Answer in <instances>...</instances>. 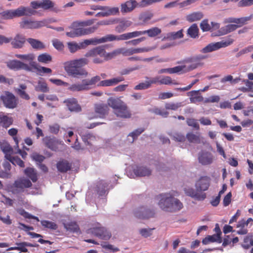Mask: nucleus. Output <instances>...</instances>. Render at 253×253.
<instances>
[{"instance_id":"obj_1","label":"nucleus","mask_w":253,"mask_h":253,"mask_svg":"<svg viewBox=\"0 0 253 253\" xmlns=\"http://www.w3.org/2000/svg\"><path fill=\"white\" fill-rule=\"evenodd\" d=\"M119 55L118 49L107 53L102 46L94 47L84 55L86 58H81L67 61L64 63V69L68 76L76 78L86 77L88 72L83 67L88 64L86 58H92V62L95 64L102 63L104 60L111 59Z\"/></svg>"},{"instance_id":"obj_2","label":"nucleus","mask_w":253,"mask_h":253,"mask_svg":"<svg viewBox=\"0 0 253 253\" xmlns=\"http://www.w3.org/2000/svg\"><path fill=\"white\" fill-rule=\"evenodd\" d=\"M70 28L72 30L70 32H66V35L67 37L71 38L91 34L93 33L98 29V27L96 26L84 28L80 25L79 21L73 22Z\"/></svg>"},{"instance_id":"obj_3","label":"nucleus","mask_w":253,"mask_h":253,"mask_svg":"<svg viewBox=\"0 0 253 253\" xmlns=\"http://www.w3.org/2000/svg\"><path fill=\"white\" fill-rule=\"evenodd\" d=\"M161 32V29L159 28L153 27L147 30L142 31H134L120 35V39H121V41H125L144 35L145 34H147L148 37L150 38H153L160 35Z\"/></svg>"},{"instance_id":"obj_4","label":"nucleus","mask_w":253,"mask_h":253,"mask_svg":"<svg viewBox=\"0 0 253 253\" xmlns=\"http://www.w3.org/2000/svg\"><path fill=\"white\" fill-rule=\"evenodd\" d=\"M120 36H115L112 34L107 35L105 37L101 38H92L90 39L85 40L83 42H80L81 45H83L82 49H84L87 45L92 44L96 45L97 44L104 43L107 42H111L113 41H121Z\"/></svg>"},{"instance_id":"obj_5","label":"nucleus","mask_w":253,"mask_h":253,"mask_svg":"<svg viewBox=\"0 0 253 253\" xmlns=\"http://www.w3.org/2000/svg\"><path fill=\"white\" fill-rule=\"evenodd\" d=\"M233 42V39L228 38L225 41L222 40L219 42L214 43L212 42L206 46L202 48L201 52L203 53L211 52L217 50L220 48L227 47L232 44Z\"/></svg>"},{"instance_id":"obj_6","label":"nucleus","mask_w":253,"mask_h":253,"mask_svg":"<svg viewBox=\"0 0 253 253\" xmlns=\"http://www.w3.org/2000/svg\"><path fill=\"white\" fill-rule=\"evenodd\" d=\"M48 22L44 19L41 21H35L28 18H23L19 23L20 28L23 29H38L46 26Z\"/></svg>"},{"instance_id":"obj_7","label":"nucleus","mask_w":253,"mask_h":253,"mask_svg":"<svg viewBox=\"0 0 253 253\" xmlns=\"http://www.w3.org/2000/svg\"><path fill=\"white\" fill-rule=\"evenodd\" d=\"M4 106L9 109H14L17 106L18 100L15 95L9 91H5L0 96Z\"/></svg>"},{"instance_id":"obj_8","label":"nucleus","mask_w":253,"mask_h":253,"mask_svg":"<svg viewBox=\"0 0 253 253\" xmlns=\"http://www.w3.org/2000/svg\"><path fill=\"white\" fill-rule=\"evenodd\" d=\"M87 233H91L103 240H108L111 237V233L105 227L98 226L87 230Z\"/></svg>"},{"instance_id":"obj_9","label":"nucleus","mask_w":253,"mask_h":253,"mask_svg":"<svg viewBox=\"0 0 253 253\" xmlns=\"http://www.w3.org/2000/svg\"><path fill=\"white\" fill-rule=\"evenodd\" d=\"M155 214V212L153 209L145 206L140 207L134 211V216L140 219H148L154 217Z\"/></svg>"},{"instance_id":"obj_10","label":"nucleus","mask_w":253,"mask_h":253,"mask_svg":"<svg viewBox=\"0 0 253 253\" xmlns=\"http://www.w3.org/2000/svg\"><path fill=\"white\" fill-rule=\"evenodd\" d=\"M206 58V56L202 55H195L194 56L190 57L185 59L182 63H190V65L188 67V71L193 70L195 69L199 66L203 65L202 61Z\"/></svg>"},{"instance_id":"obj_11","label":"nucleus","mask_w":253,"mask_h":253,"mask_svg":"<svg viewBox=\"0 0 253 253\" xmlns=\"http://www.w3.org/2000/svg\"><path fill=\"white\" fill-rule=\"evenodd\" d=\"M94 111L97 114L96 117L88 116L89 119H92L95 118L99 117L104 118L109 113V108L106 104L98 103L94 105Z\"/></svg>"},{"instance_id":"obj_12","label":"nucleus","mask_w":253,"mask_h":253,"mask_svg":"<svg viewBox=\"0 0 253 253\" xmlns=\"http://www.w3.org/2000/svg\"><path fill=\"white\" fill-rule=\"evenodd\" d=\"M7 66L10 69L14 70H24L26 71H31V68L27 64L17 60H12L6 62Z\"/></svg>"},{"instance_id":"obj_13","label":"nucleus","mask_w":253,"mask_h":253,"mask_svg":"<svg viewBox=\"0 0 253 253\" xmlns=\"http://www.w3.org/2000/svg\"><path fill=\"white\" fill-rule=\"evenodd\" d=\"M211 184V178L208 176H201L195 183L196 190L200 192L208 190Z\"/></svg>"},{"instance_id":"obj_14","label":"nucleus","mask_w":253,"mask_h":253,"mask_svg":"<svg viewBox=\"0 0 253 253\" xmlns=\"http://www.w3.org/2000/svg\"><path fill=\"white\" fill-rule=\"evenodd\" d=\"M214 157L210 152L206 151H202L199 153L198 161L202 165H210L213 161Z\"/></svg>"},{"instance_id":"obj_15","label":"nucleus","mask_w":253,"mask_h":253,"mask_svg":"<svg viewBox=\"0 0 253 253\" xmlns=\"http://www.w3.org/2000/svg\"><path fill=\"white\" fill-rule=\"evenodd\" d=\"M252 15L247 17H242L237 18L234 17H228L224 20L225 23H235L237 28H240L247 24L248 22L251 20Z\"/></svg>"},{"instance_id":"obj_16","label":"nucleus","mask_w":253,"mask_h":253,"mask_svg":"<svg viewBox=\"0 0 253 253\" xmlns=\"http://www.w3.org/2000/svg\"><path fill=\"white\" fill-rule=\"evenodd\" d=\"M136 7H139V5L136 0H128L121 3V11L122 13H129Z\"/></svg>"},{"instance_id":"obj_17","label":"nucleus","mask_w":253,"mask_h":253,"mask_svg":"<svg viewBox=\"0 0 253 253\" xmlns=\"http://www.w3.org/2000/svg\"><path fill=\"white\" fill-rule=\"evenodd\" d=\"M114 113L117 117L122 118L128 119L131 116V114L125 102L115 110Z\"/></svg>"},{"instance_id":"obj_18","label":"nucleus","mask_w":253,"mask_h":253,"mask_svg":"<svg viewBox=\"0 0 253 253\" xmlns=\"http://www.w3.org/2000/svg\"><path fill=\"white\" fill-rule=\"evenodd\" d=\"M42 142L46 147L52 151H56L58 148L59 142L55 137L46 136L42 138Z\"/></svg>"},{"instance_id":"obj_19","label":"nucleus","mask_w":253,"mask_h":253,"mask_svg":"<svg viewBox=\"0 0 253 253\" xmlns=\"http://www.w3.org/2000/svg\"><path fill=\"white\" fill-rule=\"evenodd\" d=\"M162 207L167 211L174 212L180 210L183 208V204L178 199L172 196V202H171V205L167 206L163 205Z\"/></svg>"},{"instance_id":"obj_20","label":"nucleus","mask_w":253,"mask_h":253,"mask_svg":"<svg viewBox=\"0 0 253 253\" xmlns=\"http://www.w3.org/2000/svg\"><path fill=\"white\" fill-rule=\"evenodd\" d=\"M95 14V17H108L111 15H118L120 13L119 8L118 7H110L108 6V9L105 10H101Z\"/></svg>"},{"instance_id":"obj_21","label":"nucleus","mask_w":253,"mask_h":253,"mask_svg":"<svg viewBox=\"0 0 253 253\" xmlns=\"http://www.w3.org/2000/svg\"><path fill=\"white\" fill-rule=\"evenodd\" d=\"M15 17L23 16H31L34 15L35 11L29 7L20 6L13 10Z\"/></svg>"},{"instance_id":"obj_22","label":"nucleus","mask_w":253,"mask_h":253,"mask_svg":"<svg viewBox=\"0 0 253 253\" xmlns=\"http://www.w3.org/2000/svg\"><path fill=\"white\" fill-rule=\"evenodd\" d=\"M32 184L30 180L21 178L15 181L13 186L19 189L20 191H23L24 188H30L32 186Z\"/></svg>"},{"instance_id":"obj_23","label":"nucleus","mask_w":253,"mask_h":253,"mask_svg":"<svg viewBox=\"0 0 253 253\" xmlns=\"http://www.w3.org/2000/svg\"><path fill=\"white\" fill-rule=\"evenodd\" d=\"M185 194L198 201H203L206 198V194L205 193L196 191L193 188H185L184 189Z\"/></svg>"},{"instance_id":"obj_24","label":"nucleus","mask_w":253,"mask_h":253,"mask_svg":"<svg viewBox=\"0 0 253 253\" xmlns=\"http://www.w3.org/2000/svg\"><path fill=\"white\" fill-rule=\"evenodd\" d=\"M26 41L24 35L17 34L13 40L11 39V44L15 48H21L23 46Z\"/></svg>"},{"instance_id":"obj_25","label":"nucleus","mask_w":253,"mask_h":253,"mask_svg":"<svg viewBox=\"0 0 253 253\" xmlns=\"http://www.w3.org/2000/svg\"><path fill=\"white\" fill-rule=\"evenodd\" d=\"M125 79L123 77H118L109 80H105L100 81L97 84L98 86H114L119 83L124 81Z\"/></svg>"},{"instance_id":"obj_26","label":"nucleus","mask_w":253,"mask_h":253,"mask_svg":"<svg viewBox=\"0 0 253 253\" xmlns=\"http://www.w3.org/2000/svg\"><path fill=\"white\" fill-rule=\"evenodd\" d=\"M158 197L160 199V201L159 202L160 207L163 210L166 211V210L163 208L162 205H164V206H167L170 204L171 205V202H172V195L169 193H165L160 194Z\"/></svg>"},{"instance_id":"obj_27","label":"nucleus","mask_w":253,"mask_h":253,"mask_svg":"<svg viewBox=\"0 0 253 253\" xmlns=\"http://www.w3.org/2000/svg\"><path fill=\"white\" fill-rule=\"evenodd\" d=\"M235 24H228L220 28L215 34H212L214 36H220L226 35L233 32L237 29Z\"/></svg>"},{"instance_id":"obj_28","label":"nucleus","mask_w":253,"mask_h":253,"mask_svg":"<svg viewBox=\"0 0 253 253\" xmlns=\"http://www.w3.org/2000/svg\"><path fill=\"white\" fill-rule=\"evenodd\" d=\"M151 170L146 167L136 166L133 169V172L137 176L143 177L149 176L151 174Z\"/></svg>"},{"instance_id":"obj_29","label":"nucleus","mask_w":253,"mask_h":253,"mask_svg":"<svg viewBox=\"0 0 253 253\" xmlns=\"http://www.w3.org/2000/svg\"><path fill=\"white\" fill-rule=\"evenodd\" d=\"M64 103H66L69 110L71 111L80 112L81 111V107L75 98L67 99L64 101Z\"/></svg>"},{"instance_id":"obj_30","label":"nucleus","mask_w":253,"mask_h":253,"mask_svg":"<svg viewBox=\"0 0 253 253\" xmlns=\"http://www.w3.org/2000/svg\"><path fill=\"white\" fill-rule=\"evenodd\" d=\"M56 167L59 171L64 173L71 169L72 164L67 160H62L57 163Z\"/></svg>"},{"instance_id":"obj_31","label":"nucleus","mask_w":253,"mask_h":253,"mask_svg":"<svg viewBox=\"0 0 253 253\" xmlns=\"http://www.w3.org/2000/svg\"><path fill=\"white\" fill-rule=\"evenodd\" d=\"M108 184L103 180L98 181L96 185V190L100 196L105 194L108 190Z\"/></svg>"},{"instance_id":"obj_32","label":"nucleus","mask_w":253,"mask_h":253,"mask_svg":"<svg viewBox=\"0 0 253 253\" xmlns=\"http://www.w3.org/2000/svg\"><path fill=\"white\" fill-rule=\"evenodd\" d=\"M124 102L118 98L110 97L107 100V105L111 107L114 111L118 109Z\"/></svg>"},{"instance_id":"obj_33","label":"nucleus","mask_w":253,"mask_h":253,"mask_svg":"<svg viewBox=\"0 0 253 253\" xmlns=\"http://www.w3.org/2000/svg\"><path fill=\"white\" fill-rule=\"evenodd\" d=\"M16 244L18 246L17 247H12L8 248L6 251H12V250H18L19 251L27 253L28 252V249L25 247L26 246L33 247V246L30 244H28L26 242L22 243H16Z\"/></svg>"},{"instance_id":"obj_34","label":"nucleus","mask_w":253,"mask_h":253,"mask_svg":"<svg viewBox=\"0 0 253 253\" xmlns=\"http://www.w3.org/2000/svg\"><path fill=\"white\" fill-rule=\"evenodd\" d=\"M68 89L73 92L87 90V88L86 87L85 83H84L83 80H82V84L77 83L72 84L68 87Z\"/></svg>"},{"instance_id":"obj_35","label":"nucleus","mask_w":253,"mask_h":253,"mask_svg":"<svg viewBox=\"0 0 253 253\" xmlns=\"http://www.w3.org/2000/svg\"><path fill=\"white\" fill-rule=\"evenodd\" d=\"M217 242L219 243L222 242V239L221 236L218 235L213 234L212 235H208L203 240V243L204 244H208L210 243Z\"/></svg>"},{"instance_id":"obj_36","label":"nucleus","mask_w":253,"mask_h":253,"mask_svg":"<svg viewBox=\"0 0 253 253\" xmlns=\"http://www.w3.org/2000/svg\"><path fill=\"white\" fill-rule=\"evenodd\" d=\"M27 41L34 49L41 50L44 48L45 47L44 44L42 42L38 40L29 38Z\"/></svg>"},{"instance_id":"obj_37","label":"nucleus","mask_w":253,"mask_h":253,"mask_svg":"<svg viewBox=\"0 0 253 253\" xmlns=\"http://www.w3.org/2000/svg\"><path fill=\"white\" fill-rule=\"evenodd\" d=\"M187 35L191 38L195 39L199 37V28L196 24H193L187 30Z\"/></svg>"},{"instance_id":"obj_38","label":"nucleus","mask_w":253,"mask_h":253,"mask_svg":"<svg viewBox=\"0 0 253 253\" xmlns=\"http://www.w3.org/2000/svg\"><path fill=\"white\" fill-rule=\"evenodd\" d=\"M35 90L44 93L48 92L49 90L46 83L43 80H39L37 85L35 86Z\"/></svg>"},{"instance_id":"obj_39","label":"nucleus","mask_w":253,"mask_h":253,"mask_svg":"<svg viewBox=\"0 0 253 253\" xmlns=\"http://www.w3.org/2000/svg\"><path fill=\"white\" fill-rule=\"evenodd\" d=\"M0 146L1 150L5 154V158L6 159L7 155H11L10 154L13 153V148L7 142L4 141L1 142Z\"/></svg>"},{"instance_id":"obj_40","label":"nucleus","mask_w":253,"mask_h":253,"mask_svg":"<svg viewBox=\"0 0 253 253\" xmlns=\"http://www.w3.org/2000/svg\"><path fill=\"white\" fill-rule=\"evenodd\" d=\"M13 123L12 118L3 114H0V124L5 127H8Z\"/></svg>"},{"instance_id":"obj_41","label":"nucleus","mask_w":253,"mask_h":253,"mask_svg":"<svg viewBox=\"0 0 253 253\" xmlns=\"http://www.w3.org/2000/svg\"><path fill=\"white\" fill-rule=\"evenodd\" d=\"M6 159L14 165H18L21 168L25 167L24 162L18 157H12L11 155H7Z\"/></svg>"},{"instance_id":"obj_42","label":"nucleus","mask_w":253,"mask_h":253,"mask_svg":"<svg viewBox=\"0 0 253 253\" xmlns=\"http://www.w3.org/2000/svg\"><path fill=\"white\" fill-rule=\"evenodd\" d=\"M203 17V14L201 12H195L186 16V20L190 22H192L196 21H198L201 19Z\"/></svg>"},{"instance_id":"obj_43","label":"nucleus","mask_w":253,"mask_h":253,"mask_svg":"<svg viewBox=\"0 0 253 253\" xmlns=\"http://www.w3.org/2000/svg\"><path fill=\"white\" fill-rule=\"evenodd\" d=\"M191 97L190 100L191 103H196L197 102H202L204 100L203 97L199 94L198 91L193 90L190 92Z\"/></svg>"},{"instance_id":"obj_44","label":"nucleus","mask_w":253,"mask_h":253,"mask_svg":"<svg viewBox=\"0 0 253 253\" xmlns=\"http://www.w3.org/2000/svg\"><path fill=\"white\" fill-rule=\"evenodd\" d=\"M25 174L30 178L33 182L37 181L38 179L37 172L34 169L31 168H27L25 170Z\"/></svg>"},{"instance_id":"obj_45","label":"nucleus","mask_w":253,"mask_h":253,"mask_svg":"<svg viewBox=\"0 0 253 253\" xmlns=\"http://www.w3.org/2000/svg\"><path fill=\"white\" fill-rule=\"evenodd\" d=\"M132 24V22L128 20L121 21L119 25L116 26L115 29L118 33H121L124 31L127 27H129Z\"/></svg>"},{"instance_id":"obj_46","label":"nucleus","mask_w":253,"mask_h":253,"mask_svg":"<svg viewBox=\"0 0 253 253\" xmlns=\"http://www.w3.org/2000/svg\"><path fill=\"white\" fill-rule=\"evenodd\" d=\"M26 88V85L25 84H21L19 85V88L16 89V92L21 98L26 100H29L30 99V97L29 95L25 91V90Z\"/></svg>"},{"instance_id":"obj_47","label":"nucleus","mask_w":253,"mask_h":253,"mask_svg":"<svg viewBox=\"0 0 253 253\" xmlns=\"http://www.w3.org/2000/svg\"><path fill=\"white\" fill-rule=\"evenodd\" d=\"M101 78L99 76H96L91 78L89 80L84 79L83 80L84 83H85V86L87 88V90L90 88V86L95 85L97 82L100 81Z\"/></svg>"},{"instance_id":"obj_48","label":"nucleus","mask_w":253,"mask_h":253,"mask_svg":"<svg viewBox=\"0 0 253 253\" xmlns=\"http://www.w3.org/2000/svg\"><path fill=\"white\" fill-rule=\"evenodd\" d=\"M15 56L23 61L29 62L30 65L33 62V61L35 59V56L33 53H29L27 54H16Z\"/></svg>"},{"instance_id":"obj_49","label":"nucleus","mask_w":253,"mask_h":253,"mask_svg":"<svg viewBox=\"0 0 253 253\" xmlns=\"http://www.w3.org/2000/svg\"><path fill=\"white\" fill-rule=\"evenodd\" d=\"M183 30L181 29L177 32L169 33L167 34V38L171 40L182 38L183 37Z\"/></svg>"},{"instance_id":"obj_50","label":"nucleus","mask_w":253,"mask_h":253,"mask_svg":"<svg viewBox=\"0 0 253 253\" xmlns=\"http://www.w3.org/2000/svg\"><path fill=\"white\" fill-rule=\"evenodd\" d=\"M65 228L71 232L78 233L80 232L79 225L76 222H70L65 224Z\"/></svg>"},{"instance_id":"obj_51","label":"nucleus","mask_w":253,"mask_h":253,"mask_svg":"<svg viewBox=\"0 0 253 253\" xmlns=\"http://www.w3.org/2000/svg\"><path fill=\"white\" fill-rule=\"evenodd\" d=\"M38 61L41 63L47 64L52 61V57L46 53H42L38 56Z\"/></svg>"},{"instance_id":"obj_52","label":"nucleus","mask_w":253,"mask_h":253,"mask_svg":"<svg viewBox=\"0 0 253 253\" xmlns=\"http://www.w3.org/2000/svg\"><path fill=\"white\" fill-rule=\"evenodd\" d=\"M67 45L70 52L71 53H75L83 47V45H81L80 43H78L75 42H68Z\"/></svg>"},{"instance_id":"obj_53","label":"nucleus","mask_w":253,"mask_h":253,"mask_svg":"<svg viewBox=\"0 0 253 253\" xmlns=\"http://www.w3.org/2000/svg\"><path fill=\"white\" fill-rule=\"evenodd\" d=\"M41 224L44 228H48L51 230H56L58 228L57 225L54 222L48 220H43L41 221Z\"/></svg>"},{"instance_id":"obj_54","label":"nucleus","mask_w":253,"mask_h":253,"mask_svg":"<svg viewBox=\"0 0 253 253\" xmlns=\"http://www.w3.org/2000/svg\"><path fill=\"white\" fill-rule=\"evenodd\" d=\"M153 17V14L149 11H146L141 13L139 17V19L143 23L148 22Z\"/></svg>"},{"instance_id":"obj_55","label":"nucleus","mask_w":253,"mask_h":253,"mask_svg":"<svg viewBox=\"0 0 253 253\" xmlns=\"http://www.w3.org/2000/svg\"><path fill=\"white\" fill-rule=\"evenodd\" d=\"M188 69L185 65L177 66L171 68V74H181L188 72Z\"/></svg>"},{"instance_id":"obj_56","label":"nucleus","mask_w":253,"mask_h":253,"mask_svg":"<svg viewBox=\"0 0 253 253\" xmlns=\"http://www.w3.org/2000/svg\"><path fill=\"white\" fill-rule=\"evenodd\" d=\"M160 84H165V85H169V84H178L176 83L174 80H172L171 78L169 76H164L161 77L160 80Z\"/></svg>"},{"instance_id":"obj_57","label":"nucleus","mask_w":253,"mask_h":253,"mask_svg":"<svg viewBox=\"0 0 253 253\" xmlns=\"http://www.w3.org/2000/svg\"><path fill=\"white\" fill-rule=\"evenodd\" d=\"M31 66L34 69H36L37 71L40 73H45L50 74L52 72V70L50 68H48L45 67H37V65L35 62H33L31 64Z\"/></svg>"},{"instance_id":"obj_58","label":"nucleus","mask_w":253,"mask_h":253,"mask_svg":"<svg viewBox=\"0 0 253 253\" xmlns=\"http://www.w3.org/2000/svg\"><path fill=\"white\" fill-rule=\"evenodd\" d=\"M182 106L181 102L178 103H167L165 104V108L167 110H170L175 111L178 109L179 107Z\"/></svg>"},{"instance_id":"obj_59","label":"nucleus","mask_w":253,"mask_h":253,"mask_svg":"<svg viewBox=\"0 0 253 253\" xmlns=\"http://www.w3.org/2000/svg\"><path fill=\"white\" fill-rule=\"evenodd\" d=\"M186 123L188 126L194 128L197 130H199L200 129V126L198 124V121L195 119L187 118L186 120Z\"/></svg>"},{"instance_id":"obj_60","label":"nucleus","mask_w":253,"mask_h":253,"mask_svg":"<svg viewBox=\"0 0 253 253\" xmlns=\"http://www.w3.org/2000/svg\"><path fill=\"white\" fill-rule=\"evenodd\" d=\"M186 137L190 142L199 143L200 141V136L193 132H189L186 134Z\"/></svg>"},{"instance_id":"obj_61","label":"nucleus","mask_w":253,"mask_h":253,"mask_svg":"<svg viewBox=\"0 0 253 253\" xmlns=\"http://www.w3.org/2000/svg\"><path fill=\"white\" fill-rule=\"evenodd\" d=\"M1 16L4 19H11L15 17L13 10H8L0 13Z\"/></svg>"},{"instance_id":"obj_62","label":"nucleus","mask_w":253,"mask_h":253,"mask_svg":"<svg viewBox=\"0 0 253 253\" xmlns=\"http://www.w3.org/2000/svg\"><path fill=\"white\" fill-rule=\"evenodd\" d=\"M42 8L44 10H48L54 7V3L50 0H42Z\"/></svg>"},{"instance_id":"obj_63","label":"nucleus","mask_w":253,"mask_h":253,"mask_svg":"<svg viewBox=\"0 0 253 253\" xmlns=\"http://www.w3.org/2000/svg\"><path fill=\"white\" fill-rule=\"evenodd\" d=\"M155 229V228H142L139 230V233L140 235L144 237L147 238L152 235V232Z\"/></svg>"},{"instance_id":"obj_64","label":"nucleus","mask_w":253,"mask_h":253,"mask_svg":"<svg viewBox=\"0 0 253 253\" xmlns=\"http://www.w3.org/2000/svg\"><path fill=\"white\" fill-rule=\"evenodd\" d=\"M150 87V84L147 80L145 82H142L135 85L134 87L135 90H144L149 88Z\"/></svg>"}]
</instances>
